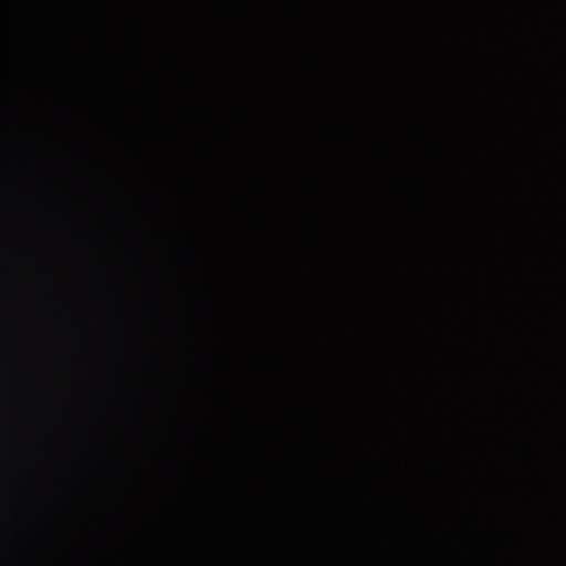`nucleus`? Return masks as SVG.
<instances>
[{
  "label": "nucleus",
  "instance_id": "nucleus-1",
  "mask_svg": "<svg viewBox=\"0 0 566 566\" xmlns=\"http://www.w3.org/2000/svg\"><path fill=\"white\" fill-rule=\"evenodd\" d=\"M201 291L202 294L206 297L207 305L202 308V318H203V331L206 334V347H205V363L209 367V371L212 370V368H216V364L212 360V352H214L216 346L213 343V337L216 334L214 328V313L211 308V303L213 301V294L211 290L209 289L206 280L201 282Z\"/></svg>",
  "mask_w": 566,
  "mask_h": 566
},
{
  "label": "nucleus",
  "instance_id": "nucleus-2",
  "mask_svg": "<svg viewBox=\"0 0 566 566\" xmlns=\"http://www.w3.org/2000/svg\"><path fill=\"white\" fill-rule=\"evenodd\" d=\"M206 378H201V386L203 388V395H202V401H201V415H200V418H201V421L202 423H207V420H208V415H207V406H206V400H205V397H206Z\"/></svg>",
  "mask_w": 566,
  "mask_h": 566
},
{
  "label": "nucleus",
  "instance_id": "nucleus-3",
  "mask_svg": "<svg viewBox=\"0 0 566 566\" xmlns=\"http://www.w3.org/2000/svg\"><path fill=\"white\" fill-rule=\"evenodd\" d=\"M201 115L205 119V123L209 126H212L214 125V118L212 117V115L210 114V112H208V109L206 107H202L201 108Z\"/></svg>",
  "mask_w": 566,
  "mask_h": 566
},
{
  "label": "nucleus",
  "instance_id": "nucleus-4",
  "mask_svg": "<svg viewBox=\"0 0 566 566\" xmlns=\"http://www.w3.org/2000/svg\"><path fill=\"white\" fill-rule=\"evenodd\" d=\"M200 451H201V457L206 458V437L205 436H201V438H200Z\"/></svg>",
  "mask_w": 566,
  "mask_h": 566
},
{
  "label": "nucleus",
  "instance_id": "nucleus-5",
  "mask_svg": "<svg viewBox=\"0 0 566 566\" xmlns=\"http://www.w3.org/2000/svg\"><path fill=\"white\" fill-rule=\"evenodd\" d=\"M200 268H201V274L202 275L206 274V272H207V262H206V260L203 258H201V260H200Z\"/></svg>",
  "mask_w": 566,
  "mask_h": 566
},
{
  "label": "nucleus",
  "instance_id": "nucleus-6",
  "mask_svg": "<svg viewBox=\"0 0 566 566\" xmlns=\"http://www.w3.org/2000/svg\"><path fill=\"white\" fill-rule=\"evenodd\" d=\"M203 486H205V491H208L211 489L210 484L207 481L203 482Z\"/></svg>",
  "mask_w": 566,
  "mask_h": 566
},
{
  "label": "nucleus",
  "instance_id": "nucleus-7",
  "mask_svg": "<svg viewBox=\"0 0 566 566\" xmlns=\"http://www.w3.org/2000/svg\"><path fill=\"white\" fill-rule=\"evenodd\" d=\"M202 518L205 521V523L207 522V515L206 514H202Z\"/></svg>",
  "mask_w": 566,
  "mask_h": 566
},
{
  "label": "nucleus",
  "instance_id": "nucleus-8",
  "mask_svg": "<svg viewBox=\"0 0 566 566\" xmlns=\"http://www.w3.org/2000/svg\"><path fill=\"white\" fill-rule=\"evenodd\" d=\"M201 155H202V158L206 160V158H207V156H206V155H207V154H206V153H202Z\"/></svg>",
  "mask_w": 566,
  "mask_h": 566
}]
</instances>
